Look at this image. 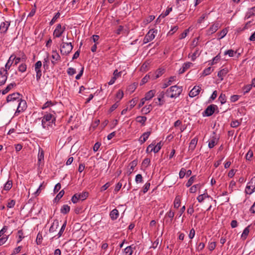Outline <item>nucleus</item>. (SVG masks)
Returning a JSON list of instances; mask_svg holds the SVG:
<instances>
[{
  "instance_id": "30",
  "label": "nucleus",
  "mask_w": 255,
  "mask_h": 255,
  "mask_svg": "<svg viewBox=\"0 0 255 255\" xmlns=\"http://www.w3.org/2000/svg\"><path fill=\"white\" fill-rule=\"evenodd\" d=\"M70 207L68 205H64L60 209V212L63 214H66L69 212Z\"/></svg>"
},
{
  "instance_id": "12",
  "label": "nucleus",
  "mask_w": 255,
  "mask_h": 255,
  "mask_svg": "<svg viewBox=\"0 0 255 255\" xmlns=\"http://www.w3.org/2000/svg\"><path fill=\"white\" fill-rule=\"evenodd\" d=\"M10 21L2 22L0 25V31L1 33H5L10 25Z\"/></svg>"
},
{
  "instance_id": "38",
  "label": "nucleus",
  "mask_w": 255,
  "mask_h": 255,
  "mask_svg": "<svg viewBox=\"0 0 255 255\" xmlns=\"http://www.w3.org/2000/svg\"><path fill=\"white\" fill-rule=\"evenodd\" d=\"M180 197L179 196H177L174 201V207L175 208H178L180 205Z\"/></svg>"
},
{
  "instance_id": "19",
  "label": "nucleus",
  "mask_w": 255,
  "mask_h": 255,
  "mask_svg": "<svg viewBox=\"0 0 255 255\" xmlns=\"http://www.w3.org/2000/svg\"><path fill=\"white\" fill-rule=\"evenodd\" d=\"M175 76H171L167 81L165 82L164 83H163L161 88L162 89H165L167 88L168 86L171 85L172 84V82L175 80Z\"/></svg>"
},
{
  "instance_id": "49",
  "label": "nucleus",
  "mask_w": 255,
  "mask_h": 255,
  "mask_svg": "<svg viewBox=\"0 0 255 255\" xmlns=\"http://www.w3.org/2000/svg\"><path fill=\"white\" fill-rule=\"evenodd\" d=\"M252 87L250 84L247 85L243 87L244 95L249 93L252 89Z\"/></svg>"
},
{
  "instance_id": "52",
  "label": "nucleus",
  "mask_w": 255,
  "mask_h": 255,
  "mask_svg": "<svg viewBox=\"0 0 255 255\" xmlns=\"http://www.w3.org/2000/svg\"><path fill=\"white\" fill-rule=\"evenodd\" d=\"M150 160L149 158H145L142 162V165L146 168L150 165Z\"/></svg>"
},
{
  "instance_id": "2",
  "label": "nucleus",
  "mask_w": 255,
  "mask_h": 255,
  "mask_svg": "<svg viewBox=\"0 0 255 255\" xmlns=\"http://www.w3.org/2000/svg\"><path fill=\"white\" fill-rule=\"evenodd\" d=\"M182 91V87L177 85L172 86L167 89L165 94L168 97L176 98L179 96Z\"/></svg>"
},
{
  "instance_id": "22",
  "label": "nucleus",
  "mask_w": 255,
  "mask_h": 255,
  "mask_svg": "<svg viewBox=\"0 0 255 255\" xmlns=\"http://www.w3.org/2000/svg\"><path fill=\"white\" fill-rule=\"evenodd\" d=\"M119 216V211L117 209H113L110 213V218L112 220H116Z\"/></svg>"
},
{
  "instance_id": "56",
  "label": "nucleus",
  "mask_w": 255,
  "mask_h": 255,
  "mask_svg": "<svg viewBox=\"0 0 255 255\" xmlns=\"http://www.w3.org/2000/svg\"><path fill=\"white\" fill-rule=\"evenodd\" d=\"M200 54V53L199 52V49H196L195 52L192 54V56H191L192 60L193 61H194L195 60L196 56H199Z\"/></svg>"
},
{
  "instance_id": "6",
  "label": "nucleus",
  "mask_w": 255,
  "mask_h": 255,
  "mask_svg": "<svg viewBox=\"0 0 255 255\" xmlns=\"http://www.w3.org/2000/svg\"><path fill=\"white\" fill-rule=\"evenodd\" d=\"M41 67L42 62L40 61H37L34 65V70L36 72V78L37 82L40 80L42 76Z\"/></svg>"
},
{
  "instance_id": "57",
  "label": "nucleus",
  "mask_w": 255,
  "mask_h": 255,
  "mask_svg": "<svg viewBox=\"0 0 255 255\" xmlns=\"http://www.w3.org/2000/svg\"><path fill=\"white\" fill-rule=\"evenodd\" d=\"M241 124V123L238 120H235L231 123V126L233 128H237L239 127Z\"/></svg>"
},
{
  "instance_id": "27",
  "label": "nucleus",
  "mask_w": 255,
  "mask_h": 255,
  "mask_svg": "<svg viewBox=\"0 0 255 255\" xmlns=\"http://www.w3.org/2000/svg\"><path fill=\"white\" fill-rule=\"evenodd\" d=\"M44 151L43 149L41 148H39V152L38 154V163H40L41 161L44 160Z\"/></svg>"
},
{
  "instance_id": "53",
  "label": "nucleus",
  "mask_w": 255,
  "mask_h": 255,
  "mask_svg": "<svg viewBox=\"0 0 255 255\" xmlns=\"http://www.w3.org/2000/svg\"><path fill=\"white\" fill-rule=\"evenodd\" d=\"M135 180L137 183L143 182V178L141 174H137L135 176Z\"/></svg>"
},
{
  "instance_id": "37",
  "label": "nucleus",
  "mask_w": 255,
  "mask_h": 255,
  "mask_svg": "<svg viewBox=\"0 0 255 255\" xmlns=\"http://www.w3.org/2000/svg\"><path fill=\"white\" fill-rule=\"evenodd\" d=\"M227 32L228 30L226 28H224L222 30H221L220 32L218 33L219 36L218 39L220 40L221 39L224 37L226 35Z\"/></svg>"
},
{
  "instance_id": "43",
  "label": "nucleus",
  "mask_w": 255,
  "mask_h": 255,
  "mask_svg": "<svg viewBox=\"0 0 255 255\" xmlns=\"http://www.w3.org/2000/svg\"><path fill=\"white\" fill-rule=\"evenodd\" d=\"M172 7H167L165 11L162 13L159 17L162 16V17H165V16H167L169 13L172 11Z\"/></svg>"
},
{
  "instance_id": "23",
  "label": "nucleus",
  "mask_w": 255,
  "mask_h": 255,
  "mask_svg": "<svg viewBox=\"0 0 255 255\" xmlns=\"http://www.w3.org/2000/svg\"><path fill=\"white\" fill-rule=\"evenodd\" d=\"M219 24L217 23L212 25L208 29L209 34H213L216 32L219 28Z\"/></svg>"
},
{
  "instance_id": "32",
  "label": "nucleus",
  "mask_w": 255,
  "mask_h": 255,
  "mask_svg": "<svg viewBox=\"0 0 255 255\" xmlns=\"http://www.w3.org/2000/svg\"><path fill=\"white\" fill-rule=\"evenodd\" d=\"M250 226H248L247 227H246L243 231V232L241 235V238L243 240L246 239L247 236L249 235V232H250Z\"/></svg>"
},
{
  "instance_id": "63",
  "label": "nucleus",
  "mask_w": 255,
  "mask_h": 255,
  "mask_svg": "<svg viewBox=\"0 0 255 255\" xmlns=\"http://www.w3.org/2000/svg\"><path fill=\"white\" fill-rule=\"evenodd\" d=\"M186 174V169L184 168H182L179 172V178L182 179L184 178Z\"/></svg>"
},
{
  "instance_id": "55",
  "label": "nucleus",
  "mask_w": 255,
  "mask_h": 255,
  "mask_svg": "<svg viewBox=\"0 0 255 255\" xmlns=\"http://www.w3.org/2000/svg\"><path fill=\"white\" fill-rule=\"evenodd\" d=\"M42 241V234L39 233L37 234L36 242L37 245H40L41 244Z\"/></svg>"
},
{
  "instance_id": "28",
  "label": "nucleus",
  "mask_w": 255,
  "mask_h": 255,
  "mask_svg": "<svg viewBox=\"0 0 255 255\" xmlns=\"http://www.w3.org/2000/svg\"><path fill=\"white\" fill-rule=\"evenodd\" d=\"M162 146V144L161 143V142L160 141L157 143L156 145H155V144H154L153 148H151V151H153L154 153H157L161 149Z\"/></svg>"
},
{
  "instance_id": "20",
  "label": "nucleus",
  "mask_w": 255,
  "mask_h": 255,
  "mask_svg": "<svg viewBox=\"0 0 255 255\" xmlns=\"http://www.w3.org/2000/svg\"><path fill=\"white\" fill-rule=\"evenodd\" d=\"M155 93V90H150L149 91H148V92H147L145 94V97L144 98V100L148 101V100H150L154 97Z\"/></svg>"
},
{
  "instance_id": "62",
  "label": "nucleus",
  "mask_w": 255,
  "mask_h": 255,
  "mask_svg": "<svg viewBox=\"0 0 255 255\" xmlns=\"http://www.w3.org/2000/svg\"><path fill=\"white\" fill-rule=\"evenodd\" d=\"M79 198L78 197V195L77 193L75 194L71 198V201L72 202L74 203V204H75L76 203H77V202L79 200Z\"/></svg>"
},
{
  "instance_id": "60",
  "label": "nucleus",
  "mask_w": 255,
  "mask_h": 255,
  "mask_svg": "<svg viewBox=\"0 0 255 255\" xmlns=\"http://www.w3.org/2000/svg\"><path fill=\"white\" fill-rule=\"evenodd\" d=\"M150 186V183L149 182H146L143 187V193H145L149 190Z\"/></svg>"
},
{
  "instance_id": "18",
  "label": "nucleus",
  "mask_w": 255,
  "mask_h": 255,
  "mask_svg": "<svg viewBox=\"0 0 255 255\" xmlns=\"http://www.w3.org/2000/svg\"><path fill=\"white\" fill-rule=\"evenodd\" d=\"M164 72V69L159 68L152 74V78L153 79H156L160 77Z\"/></svg>"
},
{
  "instance_id": "47",
  "label": "nucleus",
  "mask_w": 255,
  "mask_h": 255,
  "mask_svg": "<svg viewBox=\"0 0 255 255\" xmlns=\"http://www.w3.org/2000/svg\"><path fill=\"white\" fill-rule=\"evenodd\" d=\"M212 71L213 70H212L211 67H208L204 69V70L203 71L202 75L204 76H207L209 75Z\"/></svg>"
},
{
  "instance_id": "4",
  "label": "nucleus",
  "mask_w": 255,
  "mask_h": 255,
  "mask_svg": "<svg viewBox=\"0 0 255 255\" xmlns=\"http://www.w3.org/2000/svg\"><path fill=\"white\" fill-rule=\"evenodd\" d=\"M255 191V176L253 177L251 181L247 184L246 187L245 192L246 194L251 195Z\"/></svg>"
},
{
  "instance_id": "36",
  "label": "nucleus",
  "mask_w": 255,
  "mask_h": 255,
  "mask_svg": "<svg viewBox=\"0 0 255 255\" xmlns=\"http://www.w3.org/2000/svg\"><path fill=\"white\" fill-rule=\"evenodd\" d=\"M152 110V106L151 105H149L147 106L144 107L142 110V112L144 114H148Z\"/></svg>"
},
{
  "instance_id": "58",
  "label": "nucleus",
  "mask_w": 255,
  "mask_h": 255,
  "mask_svg": "<svg viewBox=\"0 0 255 255\" xmlns=\"http://www.w3.org/2000/svg\"><path fill=\"white\" fill-rule=\"evenodd\" d=\"M119 106V101H117L114 104H113L109 109V112L112 113Z\"/></svg>"
},
{
  "instance_id": "41",
  "label": "nucleus",
  "mask_w": 255,
  "mask_h": 255,
  "mask_svg": "<svg viewBox=\"0 0 255 255\" xmlns=\"http://www.w3.org/2000/svg\"><path fill=\"white\" fill-rule=\"evenodd\" d=\"M27 69V66L25 63L21 64L18 67V70L20 72H24Z\"/></svg>"
},
{
  "instance_id": "25",
  "label": "nucleus",
  "mask_w": 255,
  "mask_h": 255,
  "mask_svg": "<svg viewBox=\"0 0 255 255\" xmlns=\"http://www.w3.org/2000/svg\"><path fill=\"white\" fill-rule=\"evenodd\" d=\"M16 86V84L15 83H10L9 84H8L6 87L2 91H1V93L3 94V95H4L5 94H6L7 93H8L13 87Z\"/></svg>"
},
{
  "instance_id": "8",
  "label": "nucleus",
  "mask_w": 255,
  "mask_h": 255,
  "mask_svg": "<svg viewBox=\"0 0 255 255\" xmlns=\"http://www.w3.org/2000/svg\"><path fill=\"white\" fill-rule=\"evenodd\" d=\"M8 72L7 70L2 68L0 70V86L4 85L7 78Z\"/></svg>"
},
{
  "instance_id": "11",
  "label": "nucleus",
  "mask_w": 255,
  "mask_h": 255,
  "mask_svg": "<svg viewBox=\"0 0 255 255\" xmlns=\"http://www.w3.org/2000/svg\"><path fill=\"white\" fill-rule=\"evenodd\" d=\"M154 32V31L150 30L144 38V43H146L152 40L155 37Z\"/></svg>"
},
{
  "instance_id": "24",
  "label": "nucleus",
  "mask_w": 255,
  "mask_h": 255,
  "mask_svg": "<svg viewBox=\"0 0 255 255\" xmlns=\"http://www.w3.org/2000/svg\"><path fill=\"white\" fill-rule=\"evenodd\" d=\"M13 57V56H10L9 57L7 63H6V64L5 65V68L4 69V70H7V71L8 70H9L10 69L12 64L13 63L14 59L15 58L14 57Z\"/></svg>"
},
{
  "instance_id": "40",
  "label": "nucleus",
  "mask_w": 255,
  "mask_h": 255,
  "mask_svg": "<svg viewBox=\"0 0 255 255\" xmlns=\"http://www.w3.org/2000/svg\"><path fill=\"white\" fill-rule=\"evenodd\" d=\"M64 190H62L59 192V193L57 195L56 197L54 199V202H58L59 200L63 197V196L64 194Z\"/></svg>"
},
{
  "instance_id": "16",
  "label": "nucleus",
  "mask_w": 255,
  "mask_h": 255,
  "mask_svg": "<svg viewBox=\"0 0 255 255\" xmlns=\"http://www.w3.org/2000/svg\"><path fill=\"white\" fill-rule=\"evenodd\" d=\"M151 134V131H147L144 132L139 138V141L140 144L143 143L148 138Z\"/></svg>"
},
{
  "instance_id": "14",
  "label": "nucleus",
  "mask_w": 255,
  "mask_h": 255,
  "mask_svg": "<svg viewBox=\"0 0 255 255\" xmlns=\"http://www.w3.org/2000/svg\"><path fill=\"white\" fill-rule=\"evenodd\" d=\"M191 65H192V63L191 62H188L187 63H184L183 64L182 68H181L179 70L178 73L179 74H182L184 73L187 69H188L191 67Z\"/></svg>"
},
{
  "instance_id": "44",
  "label": "nucleus",
  "mask_w": 255,
  "mask_h": 255,
  "mask_svg": "<svg viewBox=\"0 0 255 255\" xmlns=\"http://www.w3.org/2000/svg\"><path fill=\"white\" fill-rule=\"evenodd\" d=\"M218 100L219 101L221 102V104H224L226 103V95L224 94H223L222 93L219 98H218Z\"/></svg>"
},
{
  "instance_id": "5",
  "label": "nucleus",
  "mask_w": 255,
  "mask_h": 255,
  "mask_svg": "<svg viewBox=\"0 0 255 255\" xmlns=\"http://www.w3.org/2000/svg\"><path fill=\"white\" fill-rule=\"evenodd\" d=\"M17 102L19 103L16 111L14 113L15 116H18L19 113L24 112L27 108V104L25 100H22L20 98V100Z\"/></svg>"
},
{
  "instance_id": "15",
  "label": "nucleus",
  "mask_w": 255,
  "mask_h": 255,
  "mask_svg": "<svg viewBox=\"0 0 255 255\" xmlns=\"http://www.w3.org/2000/svg\"><path fill=\"white\" fill-rule=\"evenodd\" d=\"M52 53V58L53 60H52L51 62L53 65H55L57 61L60 60L61 57L56 50H53Z\"/></svg>"
},
{
  "instance_id": "50",
  "label": "nucleus",
  "mask_w": 255,
  "mask_h": 255,
  "mask_svg": "<svg viewBox=\"0 0 255 255\" xmlns=\"http://www.w3.org/2000/svg\"><path fill=\"white\" fill-rule=\"evenodd\" d=\"M253 156V152L251 149L248 151L246 155V159L247 160H251L252 157Z\"/></svg>"
},
{
  "instance_id": "42",
  "label": "nucleus",
  "mask_w": 255,
  "mask_h": 255,
  "mask_svg": "<svg viewBox=\"0 0 255 255\" xmlns=\"http://www.w3.org/2000/svg\"><path fill=\"white\" fill-rule=\"evenodd\" d=\"M60 13L58 12H57L55 15L54 16V17H53V18L51 19V20L50 21V22H49V24L50 25H53L56 21V20L58 18H59L60 17Z\"/></svg>"
},
{
  "instance_id": "29",
  "label": "nucleus",
  "mask_w": 255,
  "mask_h": 255,
  "mask_svg": "<svg viewBox=\"0 0 255 255\" xmlns=\"http://www.w3.org/2000/svg\"><path fill=\"white\" fill-rule=\"evenodd\" d=\"M255 15V6L248 9L246 16L249 18L251 16Z\"/></svg>"
},
{
  "instance_id": "39",
  "label": "nucleus",
  "mask_w": 255,
  "mask_h": 255,
  "mask_svg": "<svg viewBox=\"0 0 255 255\" xmlns=\"http://www.w3.org/2000/svg\"><path fill=\"white\" fill-rule=\"evenodd\" d=\"M132 253L133 252L131 247H127L124 249V255H131Z\"/></svg>"
},
{
  "instance_id": "35",
  "label": "nucleus",
  "mask_w": 255,
  "mask_h": 255,
  "mask_svg": "<svg viewBox=\"0 0 255 255\" xmlns=\"http://www.w3.org/2000/svg\"><path fill=\"white\" fill-rule=\"evenodd\" d=\"M209 197V196L208 195L207 193H204L201 195H199L197 198V199L198 201L200 203L203 201V200L206 198Z\"/></svg>"
},
{
  "instance_id": "45",
  "label": "nucleus",
  "mask_w": 255,
  "mask_h": 255,
  "mask_svg": "<svg viewBox=\"0 0 255 255\" xmlns=\"http://www.w3.org/2000/svg\"><path fill=\"white\" fill-rule=\"evenodd\" d=\"M66 224H67V222H66V221H65L64 222V224L62 225V226L57 235L58 238L62 236L64 231L65 230V227L66 226Z\"/></svg>"
},
{
  "instance_id": "31",
  "label": "nucleus",
  "mask_w": 255,
  "mask_h": 255,
  "mask_svg": "<svg viewBox=\"0 0 255 255\" xmlns=\"http://www.w3.org/2000/svg\"><path fill=\"white\" fill-rule=\"evenodd\" d=\"M78 195V197L80 200L83 201L85 200L89 195V193L88 192L85 191L81 193H77Z\"/></svg>"
},
{
  "instance_id": "9",
  "label": "nucleus",
  "mask_w": 255,
  "mask_h": 255,
  "mask_svg": "<svg viewBox=\"0 0 255 255\" xmlns=\"http://www.w3.org/2000/svg\"><path fill=\"white\" fill-rule=\"evenodd\" d=\"M20 94L19 93H14L11 94H9L6 97V102L7 103L17 100L19 101L20 100Z\"/></svg>"
},
{
  "instance_id": "3",
  "label": "nucleus",
  "mask_w": 255,
  "mask_h": 255,
  "mask_svg": "<svg viewBox=\"0 0 255 255\" xmlns=\"http://www.w3.org/2000/svg\"><path fill=\"white\" fill-rule=\"evenodd\" d=\"M73 46L71 42H65L62 40V43L61 44L60 53L62 55H67L72 50Z\"/></svg>"
},
{
  "instance_id": "46",
  "label": "nucleus",
  "mask_w": 255,
  "mask_h": 255,
  "mask_svg": "<svg viewBox=\"0 0 255 255\" xmlns=\"http://www.w3.org/2000/svg\"><path fill=\"white\" fill-rule=\"evenodd\" d=\"M137 161L136 160H134L129 163L130 170H131V171H129V174L131 173L132 171L134 169V168L137 165Z\"/></svg>"
},
{
  "instance_id": "7",
  "label": "nucleus",
  "mask_w": 255,
  "mask_h": 255,
  "mask_svg": "<svg viewBox=\"0 0 255 255\" xmlns=\"http://www.w3.org/2000/svg\"><path fill=\"white\" fill-rule=\"evenodd\" d=\"M216 109H218L217 105L214 104L209 105L203 112V116L204 117H209L212 116L215 112Z\"/></svg>"
},
{
  "instance_id": "64",
  "label": "nucleus",
  "mask_w": 255,
  "mask_h": 255,
  "mask_svg": "<svg viewBox=\"0 0 255 255\" xmlns=\"http://www.w3.org/2000/svg\"><path fill=\"white\" fill-rule=\"evenodd\" d=\"M76 72V70L72 67H70L67 70V73L69 75L72 76L75 74Z\"/></svg>"
},
{
  "instance_id": "33",
  "label": "nucleus",
  "mask_w": 255,
  "mask_h": 255,
  "mask_svg": "<svg viewBox=\"0 0 255 255\" xmlns=\"http://www.w3.org/2000/svg\"><path fill=\"white\" fill-rule=\"evenodd\" d=\"M147 118L145 116H138L136 118V121L137 122L140 123L142 125H145V122H146Z\"/></svg>"
},
{
  "instance_id": "26",
  "label": "nucleus",
  "mask_w": 255,
  "mask_h": 255,
  "mask_svg": "<svg viewBox=\"0 0 255 255\" xmlns=\"http://www.w3.org/2000/svg\"><path fill=\"white\" fill-rule=\"evenodd\" d=\"M59 226V222L57 220H55L49 228V232L50 233L54 232L56 231Z\"/></svg>"
},
{
  "instance_id": "54",
  "label": "nucleus",
  "mask_w": 255,
  "mask_h": 255,
  "mask_svg": "<svg viewBox=\"0 0 255 255\" xmlns=\"http://www.w3.org/2000/svg\"><path fill=\"white\" fill-rule=\"evenodd\" d=\"M124 93L122 90H119L116 94V98L119 99V102L123 98Z\"/></svg>"
},
{
  "instance_id": "34",
  "label": "nucleus",
  "mask_w": 255,
  "mask_h": 255,
  "mask_svg": "<svg viewBox=\"0 0 255 255\" xmlns=\"http://www.w3.org/2000/svg\"><path fill=\"white\" fill-rule=\"evenodd\" d=\"M12 182L11 180H8L4 185L3 189L6 191H9L12 187Z\"/></svg>"
},
{
  "instance_id": "1",
  "label": "nucleus",
  "mask_w": 255,
  "mask_h": 255,
  "mask_svg": "<svg viewBox=\"0 0 255 255\" xmlns=\"http://www.w3.org/2000/svg\"><path fill=\"white\" fill-rule=\"evenodd\" d=\"M55 113L52 111L50 113L45 112L44 114L41 121V125L44 128H48V127H52V124L55 125L56 121Z\"/></svg>"
},
{
  "instance_id": "17",
  "label": "nucleus",
  "mask_w": 255,
  "mask_h": 255,
  "mask_svg": "<svg viewBox=\"0 0 255 255\" xmlns=\"http://www.w3.org/2000/svg\"><path fill=\"white\" fill-rule=\"evenodd\" d=\"M197 141L198 138L196 137L191 140L189 146V151H193L195 149L197 143Z\"/></svg>"
},
{
  "instance_id": "13",
  "label": "nucleus",
  "mask_w": 255,
  "mask_h": 255,
  "mask_svg": "<svg viewBox=\"0 0 255 255\" xmlns=\"http://www.w3.org/2000/svg\"><path fill=\"white\" fill-rule=\"evenodd\" d=\"M63 33V32L61 31V24H57L53 32V35L54 37H60Z\"/></svg>"
},
{
  "instance_id": "51",
  "label": "nucleus",
  "mask_w": 255,
  "mask_h": 255,
  "mask_svg": "<svg viewBox=\"0 0 255 255\" xmlns=\"http://www.w3.org/2000/svg\"><path fill=\"white\" fill-rule=\"evenodd\" d=\"M236 53V52L234 51V50L232 49L228 50L224 52L225 55H228L230 57H232L234 56V54Z\"/></svg>"
},
{
  "instance_id": "59",
  "label": "nucleus",
  "mask_w": 255,
  "mask_h": 255,
  "mask_svg": "<svg viewBox=\"0 0 255 255\" xmlns=\"http://www.w3.org/2000/svg\"><path fill=\"white\" fill-rule=\"evenodd\" d=\"M53 105V104L51 101H47L43 105L42 109H45L47 108L50 107L51 106H52Z\"/></svg>"
},
{
  "instance_id": "10",
  "label": "nucleus",
  "mask_w": 255,
  "mask_h": 255,
  "mask_svg": "<svg viewBox=\"0 0 255 255\" xmlns=\"http://www.w3.org/2000/svg\"><path fill=\"white\" fill-rule=\"evenodd\" d=\"M201 90V88L199 86H195L190 91L189 96L190 97H194L199 95Z\"/></svg>"
},
{
  "instance_id": "48",
  "label": "nucleus",
  "mask_w": 255,
  "mask_h": 255,
  "mask_svg": "<svg viewBox=\"0 0 255 255\" xmlns=\"http://www.w3.org/2000/svg\"><path fill=\"white\" fill-rule=\"evenodd\" d=\"M195 179V176H191L189 179V180H188L187 182L186 183V186L187 187H189L191 186L192 185V184H193V183L194 182V181Z\"/></svg>"
},
{
  "instance_id": "61",
  "label": "nucleus",
  "mask_w": 255,
  "mask_h": 255,
  "mask_svg": "<svg viewBox=\"0 0 255 255\" xmlns=\"http://www.w3.org/2000/svg\"><path fill=\"white\" fill-rule=\"evenodd\" d=\"M216 242H211L209 244L208 249L210 251H212L213 250H214L215 249V248H216Z\"/></svg>"
},
{
  "instance_id": "21",
  "label": "nucleus",
  "mask_w": 255,
  "mask_h": 255,
  "mask_svg": "<svg viewBox=\"0 0 255 255\" xmlns=\"http://www.w3.org/2000/svg\"><path fill=\"white\" fill-rule=\"evenodd\" d=\"M228 72V70L227 68H224L218 72L217 76L220 78L221 81L223 80L224 77L227 75Z\"/></svg>"
}]
</instances>
